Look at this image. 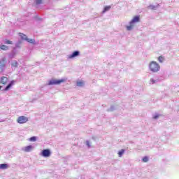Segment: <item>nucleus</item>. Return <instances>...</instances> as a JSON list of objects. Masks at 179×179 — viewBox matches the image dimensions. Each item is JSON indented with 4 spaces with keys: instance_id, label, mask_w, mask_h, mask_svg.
I'll return each instance as SVG.
<instances>
[{
    "instance_id": "6",
    "label": "nucleus",
    "mask_w": 179,
    "mask_h": 179,
    "mask_svg": "<svg viewBox=\"0 0 179 179\" xmlns=\"http://www.w3.org/2000/svg\"><path fill=\"white\" fill-rule=\"evenodd\" d=\"M8 79L7 77L3 76L1 78L0 84L1 85H6L8 83Z\"/></svg>"
},
{
    "instance_id": "28",
    "label": "nucleus",
    "mask_w": 179,
    "mask_h": 179,
    "mask_svg": "<svg viewBox=\"0 0 179 179\" xmlns=\"http://www.w3.org/2000/svg\"><path fill=\"white\" fill-rule=\"evenodd\" d=\"M0 65H1V62H0Z\"/></svg>"
},
{
    "instance_id": "14",
    "label": "nucleus",
    "mask_w": 179,
    "mask_h": 179,
    "mask_svg": "<svg viewBox=\"0 0 179 179\" xmlns=\"http://www.w3.org/2000/svg\"><path fill=\"white\" fill-rule=\"evenodd\" d=\"M133 27H134V24H131L130 22V25L127 27V30L131 31L132 30Z\"/></svg>"
},
{
    "instance_id": "7",
    "label": "nucleus",
    "mask_w": 179,
    "mask_h": 179,
    "mask_svg": "<svg viewBox=\"0 0 179 179\" xmlns=\"http://www.w3.org/2000/svg\"><path fill=\"white\" fill-rule=\"evenodd\" d=\"M13 85H15V81L12 80L4 89L5 92H8V90H9L10 89V87H12V86H13Z\"/></svg>"
},
{
    "instance_id": "23",
    "label": "nucleus",
    "mask_w": 179,
    "mask_h": 179,
    "mask_svg": "<svg viewBox=\"0 0 179 179\" xmlns=\"http://www.w3.org/2000/svg\"><path fill=\"white\" fill-rule=\"evenodd\" d=\"M157 118H159V116L156 115V116H154L153 117L154 120H156Z\"/></svg>"
},
{
    "instance_id": "17",
    "label": "nucleus",
    "mask_w": 179,
    "mask_h": 179,
    "mask_svg": "<svg viewBox=\"0 0 179 179\" xmlns=\"http://www.w3.org/2000/svg\"><path fill=\"white\" fill-rule=\"evenodd\" d=\"M111 9V6H108L104 8L103 12H107V10H110Z\"/></svg>"
},
{
    "instance_id": "1",
    "label": "nucleus",
    "mask_w": 179,
    "mask_h": 179,
    "mask_svg": "<svg viewBox=\"0 0 179 179\" xmlns=\"http://www.w3.org/2000/svg\"><path fill=\"white\" fill-rule=\"evenodd\" d=\"M149 67L151 72H159L160 71V65L156 62H151Z\"/></svg>"
},
{
    "instance_id": "13",
    "label": "nucleus",
    "mask_w": 179,
    "mask_h": 179,
    "mask_svg": "<svg viewBox=\"0 0 179 179\" xmlns=\"http://www.w3.org/2000/svg\"><path fill=\"white\" fill-rule=\"evenodd\" d=\"M84 85H85V82H83V81H78L77 82V86H78L80 87H81Z\"/></svg>"
},
{
    "instance_id": "26",
    "label": "nucleus",
    "mask_w": 179,
    "mask_h": 179,
    "mask_svg": "<svg viewBox=\"0 0 179 179\" xmlns=\"http://www.w3.org/2000/svg\"><path fill=\"white\" fill-rule=\"evenodd\" d=\"M87 145L88 146H90V145H89V142H87Z\"/></svg>"
},
{
    "instance_id": "5",
    "label": "nucleus",
    "mask_w": 179,
    "mask_h": 179,
    "mask_svg": "<svg viewBox=\"0 0 179 179\" xmlns=\"http://www.w3.org/2000/svg\"><path fill=\"white\" fill-rule=\"evenodd\" d=\"M22 38L24 40H26V41H27V43H29L30 44H34V39L27 38V36L26 35L22 34Z\"/></svg>"
},
{
    "instance_id": "24",
    "label": "nucleus",
    "mask_w": 179,
    "mask_h": 179,
    "mask_svg": "<svg viewBox=\"0 0 179 179\" xmlns=\"http://www.w3.org/2000/svg\"><path fill=\"white\" fill-rule=\"evenodd\" d=\"M151 82H152V83H156V81H155V80H153V79H151Z\"/></svg>"
},
{
    "instance_id": "4",
    "label": "nucleus",
    "mask_w": 179,
    "mask_h": 179,
    "mask_svg": "<svg viewBox=\"0 0 179 179\" xmlns=\"http://www.w3.org/2000/svg\"><path fill=\"white\" fill-rule=\"evenodd\" d=\"M41 155L43 156V157H50L51 156V151L48 149H45L42 150Z\"/></svg>"
},
{
    "instance_id": "16",
    "label": "nucleus",
    "mask_w": 179,
    "mask_h": 179,
    "mask_svg": "<svg viewBox=\"0 0 179 179\" xmlns=\"http://www.w3.org/2000/svg\"><path fill=\"white\" fill-rule=\"evenodd\" d=\"M143 163H148V162H149V158L148 157H144L143 158Z\"/></svg>"
},
{
    "instance_id": "12",
    "label": "nucleus",
    "mask_w": 179,
    "mask_h": 179,
    "mask_svg": "<svg viewBox=\"0 0 179 179\" xmlns=\"http://www.w3.org/2000/svg\"><path fill=\"white\" fill-rule=\"evenodd\" d=\"M0 48H1V50H3V51H6V50H9V48L7 45H2L0 47Z\"/></svg>"
},
{
    "instance_id": "11",
    "label": "nucleus",
    "mask_w": 179,
    "mask_h": 179,
    "mask_svg": "<svg viewBox=\"0 0 179 179\" xmlns=\"http://www.w3.org/2000/svg\"><path fill=\"white\" fill-rule=\"evenodd\" d=\"M0 169L1 170H5V169H8V164H0Z\"/></svg>"
},
{
    "instance_id": "21",
    "label": "nucleus",
    "mask_w": 179,
    "mask_h": 179,
    "mask_svg": "<svg viewBox=\"0 0 179 179\" xmlns=\"http://www.w3.org/2000/svg\"><path fill=\"white\" fill-rule=\"evenodd\" d=\"M36 5H40V3H43V0H36Z\"/></svg>"
},
{
    "instance_id": "10",
    "label": "nucleus",
    "mask_w": 179,
    "mask_h": 179,
    "mask_svg": "<svg viewBox=\"0 0 179 179\" xmlns=\"http://www.w3.org/2000/svg\"><path fill=\"white\" fill-rule=\"evenodd\" d=\"M78 55H79V51H75L72 55L69 56V58H75V57H78Z\"/></svg>"
},
{
    "instance_id": "20",
    "label": "nucleus",
    "mask_w": 179,
    "mask_h": 179,
    "mask_svg": "<svg viewBox=\"0 0 179 179\" xmlns=\"http://www.w3.org/2000/svg\"><path fill=\"white\" fill-rule=\"evenodd\" d=\"M29 141H31V142H36V138L35 136H33L29 138Z\"/></svg>"
},
{
    "instance_id": "27",
    "label": "nucleus",
    "mask_w": 179,
    "mask_h": 179,
    "mask_svg": "<svg viewBox=\"0 0 179 179\" xmlns=\"http://www.w3.org/2000/svg\"><path fill=\"white\" fill-rule=\"evenodd\" d=\"M1 89H2V86L0 85V90H1Z\"/></svg>"
},
{
    "instance_id": "9",
    "label": "nucleus",
    "mask_w": 179,
    "mask_h": 179,
    "mask_svg": "<svg viewBox=\"0 0 179 179\" xmlns=\"http://www.w3.org/2000/svg\"><path fill=\"white\" fill-rule=\"evenodd\" d=\"M33 150V147L31 145H28L25 148H23L24 152H31V150Z\"/></svg>"
},
{
    "instance_id": "18",
    "label": "nucleus",
    "mask_w": 179,
    "mask_h": 179,
    "mask_svg": "<svg viewBox=\"0 0 179 179\" xmlns=\"http://www.w3.org/2000/svg\"><path fill=\"white\" fill-rule=\"evenodd\" d=\"M11 66H14L15 68H17V62L15 61L11 64Z\"/></svg>"
},
{
    "instance_id": "2",
    "label": "nucleus",
    "mask_w": 179,
    "mask_h": 179,
    "mask_svg": "<svg viewBox=\"0 0 179 179\" xmlns=\"http://www.w3.org/2000/svg\"><path fill=\"white\" fill-rule=\"evenodd\" d=\"M65 82V79L57 80V79H52L50 80L48 85L50 86L51 85H61V83H64Z\"/></svg>"
},
{
    "instance_id": "15",
    "label": "nucleus",
    "mask_w": 179,
    "mask_h": 179,
    "mask_svg": "<svg viewBox=\"0 0 179 179\" xmlns=\"http://www.w3.org/2000/svg\"><path fill=\"white\" fill-rule=\"evenodd\" d=\"M125 152V150L124 149L121 150L119 152V157H121V156H122V155H124V152Z\"/></svg>"
},
{
    "instance_id": "19",
    "label": "nucleus",
    "mask_w": 179,
    "mask_h": 179,
    "mask_svg": "<svg viewBox=\"0 0 179 179\" xmlns=\"http://www.w3.org/2000/svg\"><path fill=\"white\" fill-rule=\"evenodd\" d=\"M158 60L159 62H163V61H164V58L163 57V56H159Z\"/></svg>"
},
{
    "instance_id": "25",
    "label": "nucleus",
    "mask_w": 179,
    "mask_h": 179,
    "mask_svg": "<svg viewBox=\"0 0 179 179\" xmlns=\"http://www.w3.org/2000/svg\"><path fill=\"white\" fill-rule=\"evenodd\" d=\"M2 61H3V62H5V61H6V58H3V59H2Z\"/></svg>"
},
{
    "instance_id": "8",
    "label": "nucleus",
    "mask_w": 179,
    "mask_h": 179,
    "mask_svg": "<svg viewBox=\"0 0 179 179\" xmlns=\"http://www.w3.org/2000/svg\"><path fill=\"white\" fill-rule=\"evenodd\" d=\"M139 20H140L139 15H136V16L134 17V18L132 19V20L130 22L131 24H134V23H136V22H139Z\"/></svg>"
},
{
    "instance_id": "3",
    "label": "nucleus",
    "mask_w": 179,
    "mask_h": 179,
    "mask_svg": "<svg viewBox=\"0 0 179 179\" xmlns=\"http://www.w3.org/2000/svg\"><path fill=\"white\" fill-rule=\"evenodd\" d=\"M29 121V117L26 116H20L17 120L18 124H26Z\"/></svg>"
},
{
    "instance_id": "22",
    "label": "nucleus",
    "mask_w": 179,
    "mask_h": 179,
    "mask_svg": "<svg viewBox=\"0 0 179 179\" xmlns=\"http://www.w3.org/2000/svg\"><path fill=\"white\" fill-rule=\"evenodd\" d=\"M5 43H6V44H13V43L9 40H6Z\"/></svg>"
}]
</instances>
